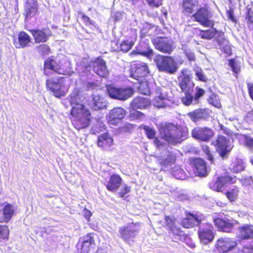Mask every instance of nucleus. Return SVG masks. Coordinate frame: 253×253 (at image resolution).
Segmentation results:
<instances>
[{
    "instance_id": "nucleus-1",
    "label": "nucleus",
    "mask_w": 253,
    "mask_h": 253,
    "mask_svg": "<svg viewBox=\"0 0 253 253\" xmlns=\"http://www.w3.org/2000/svg\"><path fill=\"white\" fill-rule=\"evenodd\" d=\"M70 103L72 106L71 115L78 123L77 128H85L90 124V113L83 104L79 90L76 89L70 96Z\"/></svg>"
},
{
    "instance_id": "nucleus-2",
    "label": "nucleus",
    "mask_w": 253,
    "mask_h": 253,
    "mask_svg": "<svg viewBox=\"0 0 253 253\" xmlns=\"http://www.w3.org/2000/svg\"><path fill=\"white\" fill-rule=\"evenodd\" d=\"M159 130L161 138L172 145L181 143L187 133L181 126L171 123L161 125Z\"/></svg>"
},
{
    "instance_id": "nucleus-3",
    "label": "nucleus",
    "mask_w": 253,
    "mask_h": 253,
    "mask_svg": "<svg viewBox=\"0 0 253 253\" xmlns=\"http://www.w3.org/2000/svg\"><path fill=\"white\" fill-rule=\"evenodd\" d=\"M239 232L237 237L241 239H251L250 244L238 248L233 251L232 253H252L253 252V226L250 224H245L238 229Z\"/></svg>"
},
{
    "instance_id": "nucleus-4",
    "label": "nucleus",
    "mask_w": 253,
    "mask_h": 253,
    "mask_svg": "<svg viewBox=\"0 0 253 253\" xmlns=\"http://www.w3.org/2000/svg\"><path fill=\"white\" fill-rule=\"evenodd\" d=\"M154 61L160 71L173 74L177 70L176 62L170 56L158 55L155 56Z\"/></svg>"
},
{
    "instance_id": "nucleus-5",
    "label": "nucleus",
    "mask_w": 253,
    "mask_h": 253,
    "mask_svg": "<svg viewBox=\"0 0 253 253\" xmlns=\"http://www.w3.org/2000/svg\"><path fill=\"white\" fill-rule=\"evenodd\" d=\"M46 85L47 88L52 92L55 97L58 98L65 96L69 88L62 79L54 80L51 78L47 80Z\"/></svg>"
},
{
    "instance_id": "nucleus-6",
    "label": "nucleus",
    "mask_w": 253,
    "mask_h": 253,
    "mask_svg": "<svg viewBox=\"0 0 253 253\" xmlns=\"http://www.w3.org/2000/svg\"><path fill=\"white\" fill-rule=\"evenodd\" d=\"M107 90L110 97L120 100L128 99L133 93L131 88L117 87L113 85L107 86Z\"/></svg>"
},
{
    "instance_id": "nucleus-7",
    "label": "nucleus",
    "mask_w": 253,
    "mask_h": 253,
    "mask_svg": "<svg viewBox=\"0 0 253 253\" xmlns=\"http://www.w3.org/2000/svg\"><path fill=\"white\" fill-rule=\"evenodd\" d=\"M139 230L138 224L129 223L120 227L119 232L120 237L125 242H128L134 238Z\"/></svg>"
},
{
    "instance_id": "nucleus-8",
    "label": "nucleus",
    "mask_w": 253,
    "mask_h": 253,
    "mask_svg": "<svg viewBox=\"0 0 253 253\" xmlns=\"http://www.w3.org/2000/svg\"><path fill=\"white\" fill-rule=\"evenodd\" d=\"M213 143L216 147V150L219 152L221 157L224 158L227 154L233 148L230 140L229 138L224 136L219 135L215 141Z\"/></svg>"
},
{
    "instance_id": "nucleus-9",
    "label": "nucleus",
    "mask_w": 253,
    "mask_h": 253,
    "mask_svg": "<svg viewBox=\"0 0 253 253\" xmlns=\"http://www.w3.org/2000/svg\"><path fill=\"white\" fill-rule=\"evenodd\" d=\"M213 227L209 223H204L201 225L198 230L199 239L204 244L211 242L214 237Z\"/></svg>"
},
{
    "instance_id": "nucleus-10",
    "label": "nucleus",
    "mask_w": 253,
    "mask_h": 253,
    "mask_svg": "<svg viewBox=\"0 0 253 253\" xmlns=\"http://www.w3.org/2000/svg\"><path fill=\"white\" fill-rule=\"evenodd\" d=\"M192 17L195 20L205 27H212L213 22L210 19V12L206 8H200Z\"/></svg>"
},
{
    "instance_id": "nucleus-11",
    "label": "nucleus",
    "mask_w": 253,
    "mask_h": 253,
    "mask_svg": "<svg viewBox=\"0 0 253 253\" xmlns=\"http://www.w3.org/2000/svg\"><path fill=\"white\" fill-rule=\"evenodd\" d=\"M237 245L236 242L233 239L224 237L219 239L216 243L215 248L221 253H226L231 251Z\"/></svg>"
},
{
    "instance_id": "nucleus-12",
    "label": "nucleus",
    "mask_w": 253,
    "mask_h": 253,
    "mask_svg": "<svg viewBox=\"0 0 253 253\" xmlns=\"http://www.w3.org/2000/svg\"><path fill=\"white\" fill-rule=\"evenodd\" d=\"M155 48L161 52L170 53L173 50L172 42L166 38H157L153 41Z\"/></svg>"
},
{
    "instance_id": "nucleus-13",
    "label": "nucleus",
    "mask_w": 253,
    "mask_h": 253,
    "mask_svg": "<svg viewBox=\"0 0 253 253\" xmlns=\"http://www.w3.org/2000/svg\"><path fill=\"white\" fill-rule=\"evenodd\" d=\"M212 129L207 127H197L192 131V136L194 138L204 141H209L213 136Z\"/></svg>"
},
{
    "instance_id": "nucleus-14",
    "label": "nucleus",
    "mask_w": 253,
    "mask_h": 253,
    "mask_svg": "<svg viewBox=\"0 0 253 253\" xmlns=\"http://www.w3.org/2000/svg\"><path fill=\"white\" fill-rule=\"evenodd\" d=\"M131 69V76L137 81L146 77L149 73L147 65L144 62H137Z\"/></svg>"
},
{
    "instance_id": "nucleus-15",
    "label": "nucleus",
    "mask_w": 253,
    "mask_h": 253,
    "mask_svg": "<svg viewBox=\"0 0 253 253\" xmlns=\"http://www.w3.org/2000/svg\"><path fill=\"white\" fill-rule=\"evenodd\" d=\"M125 115L126 111L123 108L117 107L110 112L107 116V119L109 124L116 126L125 117Z\"/></svg>"
},
{
    "instance_id": "nucleus-16",
    "label": "nucleus",
    "mask_w": 253,
    "mask_h": 253,
    "mask_svg": "<svg viewBox=\"0 0 253 253\" xmlns=\"http://www.w3.org/2000/svg\"><path fill=\"white\" fill-rule=\"evenodd\" d=\"M50 71L65 75L66 71L57 63L56 60L51 58H48L44 62V74L48 76Z\"/></svg>"
},
{
    "instance_id": "nucleus-17",
    "label": "nucleus",
    "mask_w": 253,
    "mask_h": 253,
    "mask_svg": "<svg viewBox=\"0 0 253 253\" xmlns=\"http://www.w3.org/2000/svg\"><path fill=\"white\" fill-rule=\"evenodd\" d=\"M204 218V216L202 214H189L186 218L183 219L182 225L185 228H191L199 224Z\"/></svg>"
},
{
    "instance_id": "nucleus-18",
    "label": "nucleus",
    "mask_w": 253,
    "mask_h": 253,
    "mask_svg": "<svg viewBox=\"0 0 253 253\" xmlns=\"http://www.w3.org/2000/svg\"><path fill=\"white\" fill-rule=\"evenodd\" d=\"M130 54H140L150 59L153 55V51L148 43L142 42L136 47V50L131 52Z\"/></svg>"
},
{
    "instance_id": "nucleus-19",
    "label": "nucleus",
    "mask_w": 253,
    "mask_h": 253,
    "mask_svg": "<svg viewBox=\"0 0 253 253\" xmlns=\"http://www.w3.org/2000/svg\"><path fill=\"white\" fill-rule=\"evenodd\" d=\"M95 245L93 237L91 233L88 234L82 238L81 253H89Z\"/></svg>"
},
{
    "instance_id": "nucleus-20",
    "label": "nucleus",
    "mask_w": 253,
    "mask_h": 253,
    "mask_svg": "<svg viewBox=\"0 0 253 253\" xmlns=\"http://www.w3.org/2000/svg\"><path fill=\"white\" fill-rule=\"evenodd\" d=\"M93 70L100 77H105L108 74L106 63L101 58H98L93 63Z\"/></svg>"
},
{
    "instance_id": "nucleus-21",
    "label": "nucleus",
    "mask_w": 253,
    "mask_h": 253,
    "mask_svg": "<svg viewBox=\"0 0 253 253\" xmlns=\"http://www.w3.org/2000/svg\"><path fill=\"white\" fill-rule=\"evenodd\" d=\"M31 42L30 36L25 32H21L17 38L14 39L13 43L17 48H23L28 45Z\"/></svg>"
},
{
    "instance_id": "nucleus-22",
    "label": "nucleus",
    "mask_w": 253,
    "mask_h": 253,
    "mask_svg": "<svg viewBox=\"0 0 253 253\" xmlns=\"http://www.w3.org/2000/svg\"><path fill=\"white\" fill-rule=\"evenodd\" d=\"M106 105V101L104 98L98 94H93L92 100L89 103V105L92 109L94 110L102 109L105 108Z\"/></svg>"
},
{
    "instance_id": "nucleus-23",
    "label": "nucleus",
    "mask_w": 253,
    "mask_h": 253,
    "mask_svg": "<svg viewBox=\"0 0 253 253\" xmlns=\"http://www.w3.org/2000/svg\"><path fill=\"white\" fill-rule=\"evenodd\" d=\"M122 182V179L120 175L114 174L111 176L106 186L107 189L112 192L116 191L120 187Z\"/></svg>"
},
{
    "instance_id": "nucleus-24",
    "label": "nucleus",
    "mask_w": 253,
    "mask_h": 253,
    "mask_svg": "<svg viewBox=\"0 0 253 253\" xmlns=\"http://www.w3.org/2000/svg\"><path fill=\"white\" fill-rule=\"evenodd\" d=\"M214 222L219 230L225 232H230L234 225V222L232 221L222 219L220 218L215 219Z\"/></svg>"
},
{
    "instance_id": "nucleus-25",
    "label": "nucleus",
    "mask_w": 253,
    "mask_h": 253,
    "mask_svg": "<svg viewBox=\"0 0 253 253\" xmlns=\"http://www.w3.org/2000/svg\"><path fill=\"white\" fill-rule=\"evenodd\" d=\"M38 10V3L36 0H28L25 5L26 19L34 16Z\"/></svg>"
},
{
    "instance_id": "nucleus-26",
    "label": "nucleus",
    "mask_w": 253,
    "mask_h": 253,
    "mask_svg": "<svg viewBox=\"0 0 253 253\" xmlns=\"http://www.w3.org/2000/svg\"><path fill=\"white\" fill-rule=\"evenodd\" d=\"M193 165L195 172L199 176H206L207 175V166L205 161L200 158H197L193 161Z\"/></svg>"
},
{
    "instance_id": "nucleus-27",
    "label": "nucleus",
    "mask_w": 253,
    "mask_h": 253,
    "mask_svg": "<svg viewBox=\"0 0 253 253\" xmlns=\"http://www.w3.org/2000/svg\"><path fill=\"white\" fill-rule=\"evenodd\" d=\"M150 105L148 99L142 97H137L131 102L130 107L132 110L146 109Z\"/></svg>"
},
{
    "instance_id": "nucleus-28",
    "label": "nucleus",
    "mask_w": 253,
    "mask_h": 253,
    "mask_svg": "<svg viewBox=\"0 0 253 253\" xmlns=\"http://www.w3.org/2000/svg\"><path fill=\"white\" fill-rule=\"evenodd\" d=\"M179 86L183 92H192L194 84L190 80L189 76L184 75L181 78Z\"/></svg>"
},
{
    "instance_id": "nucleus-29",
    "label": "nucleus",
    "mask_w": 253,
    "mask_h": 253,
    "mask_svg": "<svg viewBox=\"0 0 253 253\" xmlns=\"http://www.w3.org/2000/svg\"><path fill=\"white\" fill-rule=\"evenodd\" d=\"M31 32L37 43L46 42L49 37V32L47 30H32Z\"/></svg>"
},
{
    "instance_id": "nucleus-30",
    "label": "nucleus",
    "mask_w": 253,
    "mask_h": 253,
    "mask_svg": "<svg viewBox=\"0 0 253 253\" xmlns=\"http://www.w3.org/2000/svg\"><path fill=\"white\" fill-rule=\"evenodd\" d=\"M187 116L193 122H196L200 120L207 118L208 114L206 110L199 108L190 112L187 114Z\"/></svg>"
},
{
    "instance_id": "nucleus-31",
    "label": "nucleus",
    "mask_w": 253,
    "mask_h": 253,
    "mask_svg": "<svg viewBox=\"0 0 253 253\" xmlns=\"http://www.w3.org/2000/svg\"><path fill=\"white\" fill-rule=\"evenodd\" d=\"M113 140L108 133H104L98 137L97 145L102 148L106 149L110 147L113 143Z\"/></svg>"
},
{
    "instance_id": "nucleus-32",
    "label": "nucleus",
    "mask_w": 253,
    "mask_h": 253,
    "mask_svg": "<svg viewBox=\"0 0 253 253\" xmlns=\"http://www.w3.org/2000/svg\"><path fill=\"white\" fill-rule=\"evenodd\" d=\"M228 181H229L228 177H218L216 181L212 182L210 184V188L217 192L221 191L223 187Z\"/></svg>"
},
{
    "instance_id": "nucleus-33",
    "label": "nucleus",
    "mask_w": 253,
    "mask_h": 253,
    "mask_svg": "<svg viewBox=\"0 0 253 253\" xmlns=\"http://www.w3.org/2000/svg\"><path fill=\"white\" fill-rule=\"evenodd\" d=\"M117 46L116 50H120L125 53L128 52L134 44V42L130 40H124L120 43L114 42Z\"/></svg>"
},
{
    "instance_id": "nucleus-34",
    "label": "nucleus",
    "mask_w": 253,
    "mask_h": 253,
    "mask_svg": "<svg viewBox=\"0 0 253 253\" xmlns=\"http://www.w3.org/2000/svg\"><path fill=\"white\" fill-rule=\"evenodd\" d=\"M165 219L167 226L172 233L178 236L182 234L180 229L175 225V220L173 218L166 216Z\"/></svg>"
},
{
    "instance_id": "nucleus-35",
    "label": "nucleus",
    "mask_w": 253,
    "mask_h": 253,
    "mask_svg": "<svg viewBox=\"0 0 253 253\" xmlns=\"http://www.w3.org/2000/svg\"><path fill=\"white\" fill-rule=\"evenodd\" d=\"M195 4L196 3H194V0H183V12L185 14L192 13Z\"/></svg>"
},
{
    "instance_id": "nucleus-36",
    "label": "nucleus",
    "mask_w": 253,
    "mask_h": 253,
    "mask_svg": "<svg viewBox=\"0 0 253 253\" xmlns=\"http://www.w3.org/2000/svg\"><path fill=\"white\" fill-rule=\"evenodd\" d=\"M230 169L231 171L234 173L241 172L244 169L243 161L241 160H237L231 165Z\"/></svg>"
},
{
    "instance_id": "nucleus-37",
    "label": "nucleus",
    "mask_w": 253,
    "mask_h": 253,
    "mask_svg": "<svg viewBox=\"0 0 253 253\" xmlns=\"http://www.w3.org/2000/svg\"><path fill=\"white\" fill-rule=\"evenodd\" d=\"M216 33V30L215 29H211L206 31H201L199 36L204 39L210 40L214 37Z\"/></svg>"
},
{
    "instance_id": "nucleus-38",
    "label": "nucleus",
    "mask_w": 253,
    "mask_h": 253,
    "mask_svg": "<svg viewBox=\"0 0 253 253\" xmlns=\"http://www.w3.org/2000/svg\"><path fill=\"white\" fill-rule=\"evenodd\" d=\"M167 153L166 158L165 156H162L160 159V163L162 165L166 166L169 164L172 163L175 160V156L170 154L169 151L166 152Z\"/></svg>"
},
{
    "instance_id": "nucleus-39",
    "label": "nucleus",
    "mask_w": 253,
    "mask_h": 253,
    "mask_svg": "<svg viewBox=\"0 0 253 253\" xmlns=\"http://www.w3.org/2000/svg\"><path fill=\"white\" fill-rule=\"evenodd\" d=\"M238 193L239 189L237 187L234 186L232 189L226 193V195L228 199L230 201H234L237 198Z\"/></svg>"
},
{
    "instance_id": "nucleus-40",
    "label": "nucleus",
    "mask_w": 253,
    "mask_h": 253,
    "mask_svg": "<svg viewBox=\"0 0 253 253\" xmlns=\"http://www.w3.org/2000/svg\"><path fill=\"white\" fill-rule=\"evenodd\" d=\"M192 92H184L185 96L181 99L182 102L186 106H189L191 104H194V99L191 93Z\"/></svg>"
},
{
    "instance_id": "nucleus-41",
    "label": "nucleus",
    "mask_w": 253,
    "mask_h": 253,
    "mask_svg": "<svg viewBox=\"0 0 253 253\" xmlns=\"http://www.w3.org/2000/svg\"><path fill=\"white\" fill-rule=\"evenodd\" d=\"M138 88L140 92L143 94L148 95L150 93L148 83L146 82H140L138 86Z\"/></svg>"
},
{
    "instance_id": "nucleus-42",
    "label": "nucleus",
    "mask_w": 253,
    "mask_h": 253,
    "mask_svg": "<svg viewBox=\"0 0 253 253\" xmlns=\"http://www.w3.org/2000/svg\"><path fill=\"white\" fill-rule=\"evenodd\" d=\"M14 212L12 206L7 205L5 206L3 210V213L5 219L9 220L13 215Z\"/></svg>"
},
{
    "instance_id": "nucleus-43",
    "label": "nucleus",
    "mask_w": 253,
    "mask_h": 253,
    "mask_svg": "<svg viewBox=\"0 0 253 253\" xmlns=\"http://www.w3.org/2000/svg\"><path fill=\"white\" fill-rule=\"evenodd\" d=\"M209 102L216 108L221 107V104L219 101L218 96L215 94H212L208 99Z\"/></svg>"
},
{
    "instance_id": "nucleus-44",
    "label": "nucleus",
    "mask_w": 253,
    "mask_h": 253,
    "mask_svg": "<svg viewBox=\"0 0 253 253\" xmlns=\"http://www.w3.org/2000/svg\"><path fill=\"white\" fill-rule=\"evenodd\" d=\"M143 129L145 130V133L148 138L150 139L155 138L156 135V131L153 128L145 126H144Z\"/></svg>"
},
{
    "instance_id": "nucleus-45",
    "label": "nucleus",
    "mask_w": 253,
    "mask_h": 253,
    "mask_svg": "<svg viewBox=\"0 0 253 253\" xmlns=\"http://www.w3.org/2000/svg\"><path fill=\"white\" fill-rule=\"evenodd\" d=\"M9 234V230L5 225H0V239L7 238Z\"/></svg>"
},
{
    "instance_id": "nucleus-46",
    "label": "nucleus",
    "mask_w": 253,
    "mask_h": 253,
    "mask_svg": "<svg viewBox=\"0 0 253 253\" xmlns=\"http://www.w3.org/2000/svg\"><path fill=\"white\" fill-rule=\"evenodd\" d=\"M196 93L195 94L194 99V104H196L199 102V99L204 95L205 94V91L204 89L197 87L196 88Z\"/></svg>"
},
{
    "instance_id": "nucleus-47",
    "label": "nucleus",
    "mask_w": 253,
    "mask_h": 253,
    "mask_svg": "<svg viewBox=\"0 0 253 253\" xmlns=\"http://www.w3.org/2000/svg\"><path fill=\"white\" fill-rule=\"evenodd\" d=\"M183 50L187 57L190 61H194L195 60V56L193 52L191 50L186 46L183 47Z\"/></svg>"
},
{
    "instance_id": "nucleus-48",
    "label": "nucleus",
    "mask_w": 253,
    "mask_h": 253,
    "mask_svg": "<svg viewBox=\"0 0 253 253\" xmlns=\"http://www.w3.org/2000/svg\"><path fill=\"white\" fill-rule=\"evenodd\" d=\"M229 65L232 69V71L236 74H238L240 70V66L235 60H229Z\"/></svg>"
},
{
    "instance_id": "nucleus-49",
    "label": "nucleus",
    "mask_w": 253,
    "mask_h": 253,
    "mask_svg": "<svg viewBox=\"0 0 253 253\" xmlns=\"http://www.w3.org/2000/svg\"><path fill=\"white\" fill-rule=\"evenodd\" d=\"M196 75L199 80L203 82H206L207 80L206 76L204 74L201 68H197L195 70Z\"/></svg>"
},
{
    "instance_id": "nucleus-50",
    "label": "nucleus",
    "mask_w": 253,
    "mask_h": 253,
    "mask_svg": "<svg viewBox=\"0 0 253 253\" xmlns=\"http://www.w3.org/2000/svg\"><path fill=\"white\" fill-rule=\"evenodd\" d=\"M130 115L131 117L135 119L141 120L144 118V115L142 113L135 110H134V112H131L130 113Z\"/></svg>"
},
{
    "instance_id": "nucleus-51",
    "label": "nucleus",
    "mask_w": 253,
    "mask_h": 253,
    "mask_svg": "<svg viewBox=\"0 0 253 253\" xmlns=\"http://www.w3.org/2000/svg\"><path fill=\"white\" fill-rule=\"evenodd\" d=\"M244 138L246 146L249 148L253 149V138L247 135H244Z\"/></svg>"
},
{
    "instance_id": "nucleus-52",
    "label": "nucleus",
    "mask_w": 253,
    "mask_h": 253,
    "mask_svg": "<svg viewBox=\"0 0 253 253\" xmlns=\"http://www.w3.org/2000/svg\"><path fill=\"white\" fill-rule=\"evenodd\" d=\"M39 51L42 54H46L49 52V47L46 44H42L39 47Z\"/></svg>"
},
{
    "instance_id": "nucleus-53",
    "label": "nucleus",
    "mask_w": 253,
    "mask_h": 253,
    "mask_svg": "<svg viewBox=\"0 0 253 253\" xmlns=\"http://www.w3.org/2000/svg\"><path fill=\"white\" fill-rule=\"evenodd\" d=\"M130 191V187L126 184L123 185V188L122 189L120 192L119 193V195L120 197H123L126 194L129 193Z\"/></svg>"
},
{
    "instance_id": "nucleus-54",
    "label": "nucleus",
    "mask_w": 253,
    "mask_h": 253,
    "mask_svg": "<svg viewBox=\"0 0 253 253\" xmlns=\"http://www.w3.org/2000/svg\"><path fill=\"white\" fill-rule=\"evenodd\" d=\"M148 4L152 7H159L162 5V0H146Z\"/></svg>"
},
{
    "instance_id": "nucleus-55",
    "label": "nucleus",
    "mask_w": 253,
    "mask_h": 253,
    "mask_svg": "<svg viewBox=\"0 0 253 253\" xmlns=\"http://www.w3.org/2000/svg\"><path fill=\"white\" fill-rule=\"evenodd\" d=\"M203 151L206 155L208 159L212 163L213 161V157L210 152L209 148L208 146H205L203 147Z\"/></svg>"
},
{
    "instance_id": "nucleus-56",
    "label": "nucleus",
    "mask_w": 253,
    "mask_h": 253,
    "mask_svg": "<svg viewBox=\"0 0 253 253\" xmlns=\"http://www.w3.org/2000/svg\"><path fill=\"white\" fill-rule=\"evenodd\" d=\"M253 183L252 176H249L243 179V184L245 185H250Z\"/></svg>"
},
{
    "instance_id": "nucleus-57",
    "label": "nucleus",
    "mask_w": 253,
    "mask_h": 253,
    "mask_svg": "<svg viewBox=\"0 0 253 253\" xmlns=\"http://www.w3.org/2000/svg\"><path fill=\"white\" fill-rule=\"evenodd\" d=\"M154 143L156 147L159 148L163 147L166 145L165 143L163 142L161 140L159 139L158 138L155 139L154 140Z\"/></svg>"
},
{
    "instance_id": "nucleus-58",
    "label": "nucleus",
    "mask_w": 253,
    "mask_h": 253,
    "mask_svg": "<svg viewBox=\"0 0 253 253\" xmlns=\"http://www.w3.org/2000/svg\"><path fill=\"white\" fill-rule=\"evenodd\" d=\"M82 19L86 24H92L91 21L89 18L84 14L82 15Z\"/></svg>"
},
{
    "instance_id": "nucleus-59",
    "label": "nucleus",
    "mask_w": 253,
    "mask_h": 253,
    "mask_svg": "<svg viewBox=\"0 0 253 253\" xmlns=\"http://www.w3.org/2000/svg\"><path fill=\"white\" fill-rule=\"evenodd\" d=\"M227 15L228 18L232 21L235 22V18L234 17L233 12L231 10H228L227 11Z\"/></svg>"
},
{
    "instance_id": "nucleus-60",
    "label": "nucleus",
    "mask_w": 253,
    "mask_h": 253,
    "mask_svg": "<svg viewBox=\"0 0 253 253\" xmlns=\"http://www.w3.org/2000/svg\"><path fill=\"white\" fill-rule=\"evenodd\" d=\"M248 86L250 95L253 100V85L249 84Z\"/></svg>"
},
{
    "instance_id": "nucleus-61",
    "label": "nucleus",
    "mask_w": 253,
    "mask_h": 253,
    "mask_svg": "<svg viewBox=\"0 0 253 253\" xmlns=\"http://www.w3.org/2000/svg\"><path fill=\"white\" fill-rule=\"evenodd\" d=\"M247 19L249 21L253 23V13L252 12H249L247 15Z\"/></svg>"
},
{
    "instance_id": "nucleus-62",
    "label": "nucleus",
    "mask_w": 253,
    "mask_h": 253,
    "mask_svg": "<svg viewBox=\"0 0 253 253\" xmlns=\"http://www.w3.org/2000/svg\"><path fill=\"white\" fill-rule=\"evenodd\" d=\"M91 215L90 211L88 210H85L84 211V215L86 218H89Z\"/></svg>"
},
{
    "instance_id": "nucleus-63",
    "label": "nucleus",
    "mask_w": 253,
    "mask_h": 253,
    "mask_svg": "<svg viewBox=\"0 0 253 253\" xmlns=\"http://www.w3.org/2000/svg\"><path fill=\"white\" fill-rule=\"evenodd\" d=\"M224 51L227 54H230V48L228 46H226L224 48Z\"/></svg>"
},
{
    "instance_id": "nucleus-64",
    "label": "nucleus",
    "mask_w": 253,
    "mask_h": 253,
    "mask_svg": "<svg viewBox=\"0 0 253 253\" xmlns=\"http://www.w3.org/2000/svg\"><path fill=\"white\" fill-rule=\"evenodd\" d=\"M223 130H224V133L227 134L228 136L231 135L232 133L228 129H223Z\"/></svg>"
}]
</instances>
